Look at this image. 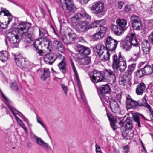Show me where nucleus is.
Listing matches in <instances>:
<instances>
[{"mask_svg":"<svg viewBox=\"0 0 153 153\" xmlns=\"http://www.w3.org/2000/svg\"><path fill=\"white\" fill-rule=\"evenodd\" d=\"M20 126L22 127L24 130L25 132L26 133H28L27 129V127H26L25 124L22 122H21V123H19Z\"/></svg>","mask_w":153,"mask_h":153,"instance_id":"nucleus-51","label":"nucleus"},{"mask_svg":"<svg viewBox=\"0 0 153 153\" xmlns=\"http://www.w3.org/2000/svg\"><path fill=\"white\" fill-rule=\"evenodd\" d=\"M133 118L134 120L137 123L138 126L139 127L141 126L140 122V119L139 117L138 116L136 115H133Z\"/></svg>","mask_w":153,"mask_h":153,"instance_id":"nucleus-49","label":"nucleus"},{"mask_svg":"<svg viewBox=\"0 0 153 153\" xmlns=\"http://www.w3.org/2000/svg\"><path fill=\"white\" fill-rule=\"evenodd\" d=\"M15 59L18 66L21 69H30L27 65V62H26L24 58L21 56V54L15 56Z\"/></svg>","mask_w":153,"mask_h":153,"instance_id":"nucleus-11","label":"nucleus"},{"mask_svg":"<svg viewBox=\"0 0 153 153\" xmlns=\"http://www.w3.org/2000/svg\"><path fill=\"white\" fill-rule=\"evenodd\" d=\"M143 68L138 70L136 74V76L139 78H141L146 75L144 73Z\"/></svg>","mask_w":153,"mask_h":153,"instance_id":"nucleus-43","label":"nucleus"},{"mask_svg":"<svg viewBox=\"0 0 153 153\" xmlns=\"http://www.w3.org/2000/svg\"><path fill=\"white\" fill-rule=\"evenodd\" d=\"M107 30V28L102 27V28H100L98 32L93 35V38L95 40H97L102 38L104 36L105 33Z\"/></svg>","mask_w":153,"mask_h":153,"instance_id":"nucleus-20","label":"nucleus"},{"mask_svg":"<svg viewBox=\"0 0 153 153\" xmlns=\"http://www.w3.org/2000/svg\"><path fill=\"white\" fill-rule=\"evenodd\" d=\"M18 112L20 113L22 115V116H21L20 114H18L19 116L20 117H21L23 119L24 121L26 122L28 124H29V121L27 119L26 117H25L21 113H20V112H19L18 111H17Z\"/></svg>","mask_w":153,"mask_h":153,"instance_id":"nucleus-54","label":"nucleus"},{"mask_svg":"<svg viewBox=\"0 0 153 153\" xmlns=\"http://www.w3.org/2000/svg\"><path fill=\"white\" fill-rule=\"evenodd\" d=\"M40 38L42 39L43 44L45 47L48 49L51 48L52 43L49 39L45 36Z\"/></svg>","mask_w":153,"mask_h":153,"instance_id":"nucleus-33","label":"nucleus"},{"mask_svg":"<svg viewBox=\"0 0 153 153\" xmlns=\"http://www.w3.org/2000/svg\"><path fill=\"white\" fill-rule=\"evenodd\" d=\"M107 115L111 122V121H114L113 116L112 115L110 114L109 113H107Z\"/></svg>","mask_w":153,"mask_h":153,"instance_id":"nucleus-58","label":"nucleus"},{"mask_svg":"<svg viewBox=\"0 0 153 153\" xmlns=\"http://www.w3.org/2000/svg\"><path fill=\"white\" fill-rule=\"evenodd\" d=\"M76 50V52L81 53L83 55H88L91 53V50L89 48L81 45L77 46Z\"/></svg>","mask_w":153,"mask_h":153,"instance_id":"nucleus-18","label":"nucleus"},{"mask_svg":"<svg viewBox=\"0 0 153 153\" xmlns=\"http://www.w3.org/2000/svg\"><path fill=\"white\" fill-rule=\"evenodd\" d=\"M64 42L66 44H70L72 42V41L68 36H66L63 39Z\"/></svg>","mask_w":153,"mask_h":153,"instance_id":"nucleus-50","label":"nucleus"},{"mask_svg":"<svg viewBox=\"0 0 153 153\" xmlns=\"http://www.w3.org/2000/svg\"><path fill=\"white\" fill-rule=\"evenodd\" d=\"M143 69L146 75L151 74L153 72V65H147Z\"/></svg>","mask_w":153,"mask_h":153,"instance_id":"nucleus-32","label":"nucleus"},{"mask_svg":"<svg viewBox=\"0 0 153 153\" xmlns=\"http://www.w3.org/2000/svg\"><path fill=\"white\" fill-rule=\"evenodd\" d=\"M91 62V57L88 56H83L79 61V63L83 65H87Z\"/></svg>","mask_w":153,"mask_h":153,"instance_id":"nucleus-36","label":"nucleus"},{"mask_svg":"<svg viewBox=\"0 0 153 153\" xmlns=\"http://www.w3.org/2000/svg\"><path fill=\"white\" fill-rule=\"evenodd\" d=\"M112 67L114 70H117V65L120 62L124 61L125 58L122 56L121 52H119L118 55L114 54L113 56Z\"/></svg>","mask_w":153,"mask_h":153,"instance_id":"nucleus-14","label":"nucleus"},{"mask_svg":"<svg viewBox=\"0 0 153 153\" xmlns=\"http://www.w3.org/2000/svg\"><path fill=\"white\" fill-rule=\"evenodd\" d=\"M153 85L152 83H151L149 85L148 87V89H149L151 90L150 91L151 92L152 91V87H153Z\"/></svg>","mask_w":153,"mask_h":153,"instance_id":"nucleus-64","label":"nucleus"},{"mask_svg":"<svg viewBox=\"0 0 153 153\" xmlns=\"http://www.w3.org/2000/svg\"><path fill=\"white\" fill-rule=\"evenodd\" d=\"M96 153H103L101 151L100 147L97 144L95 145Z\"/></svg>","mask_w":153,"mask_h":153,"instance_id":"nucleus-55","label":"nucleus"},{"mask_svg":"<svg viewBox=\"0 0 153 153\" xmlns=\"http://www.w3.org/2000/svg\"><path fill=\"white\" fill-rule=\"evenodd\" d=\"M123 150L125 153H128L129 151V148L127 146H126L123 148Z\"/></svg>","mask_w":153,"mask_h":153,"instance_id":"nucleus-61","label":"nucleus"},{"mask_svg":"<svg viewBox=\"0 0 153 153\" xmlns=\"http://www.w3.org/2000/svg\"><path fill=\"white\" fill-rule=\"evenodd\" d=\"M104 9V4L100 2H94L91 8L92 12L97 15L102 13Z\"/></svg>","mask_w":153,"mask_h":153,"instance_id":"nucleus-9","label":"nucleus"},{"mask_svg":"<svg viewBox=\"0 0 153 153\" xmlns=\"http://www.w3.org/2000/svg\"><path fill=\"white\" fill-rule=\"evenodd\" d=\"M131 77L124 73L123 77H119V82L121 85H124L127 83L131 80Z\"/></svg>","mask_w":153,"mask_h":153,"instance_id":"nucleus-24","label":"nucleus"},{"mask_svg":"<svg viewBox=\"0 0 153 153\" xmlns=\"http://www.w3.org/2000/svg\"><path fill=\"white\" fill-rule=\"evenodd\" d=\"M145 85L143 83L139 84L137 87L136 92L138 95H141L144 91L146 88Z\"/></svg>","mask_w":153,"mask_h":153,"instance_id":"nucleus-26","label":"nucleus"},{"mask_svg":"<svg viewBox=\"0 0 153 153\" xmlns=\"http://www.w3.org/2000/svg\"><path fill=\"white\" fill-rule=\"evenodd\" d=\"M34 49L36 53L40 56H43L45 55L43 51L45 47L43 45V42L39 40H36L33 43Z\"/></svg>","mask_w":153,"mask_h":153,"instance_id":"nucleus-12","label":"nucleus"},{"mask_svg":"<svg viewBox=\"0 0 153 153\" xmlns=\"http://www.w3.org/2000/svg\"><path fill=\"white\" fill-rule=\"evenodd\" d=\"M33 134L34 136L33 138L35 139L36 143L37 144L45 149H48L49 148H51L48 144L44 141L41 138L39 137L34 133H33Z\"/></svg>","mask_w":153,"mask_h":153,"instance_id":"nucleus-19","label":"nucleus"},{"mask_svg":"<svg viewBox=\"0 0 153 153\" xmlns=\"http://www.w3.org/2000/svg\"><path fill=\"white\" fill-rule=\"evenodd\" d=\"M75 28L76 31L79 33L86 32L89 29V22L86 21L82 20L76 24Z\"/></svg>","mask_w":153,"mask_h":153,"instance_id":"nucleus-8","label":"nucleus"},{"mask_svg":"<svg viewBox=\"0 0 153 153\" xmlns=\"http://www.w3.org/2000/svg\"><path fill=\"white\" fill-rule=\"evenodd\" d=\"M149 41L152 43H153V32L151 33V34L149 37Z\"/></svg>","mask_w":153,"mask_h":153,"instance_id":"nucleus-60","label":"nucleus"},{"mask_svg":"<svg viewBox=\"0 0 153 153\" xmlns=\"http://www.w3.org/2000/svg\"><path fill=\"white\" fill-rule=\"evenodd\" d=\"M0 91L2 97L6 102H8L10 101V100L5 96L1 90H0Z\"/></svg>","mask_w":153,"mask_h":153,"instance_id":"nucleus-59","label":"nucleus"},{"mask_svg":"<svg viewBox=\"0 0 153 153\" xmlns=\"http://www.w3.org/2000/svg\"><path fill=\"white\" fill-rule=\"evenodd\" d=\"M10 87L13 90L16 91L18 90V88L16 82L14 81L10 83Z\"/></svg>","mask_w":153,"mask_h":153,"instance_id":"nucleus-45","label":"nucleus"},{"mask_svg":"<svg viewBox=\"0 0 153 153\" xmlns=\"http://www.w3.org/2000/svg\"><path fill=\"white\" fill-rule=\"evenodd\" d=\"M70 61L71 67L73 69V72L74 73L75 79L76 81L77 84L78 85L79 88V93L80 95L81 98L83 101H85V96L84 95L83 92L80 89V87L79 85L80 83V81L79 80V76L78 73L77 72V71L75 68L73 61L71 59H70Z\"/></svg>","mask_w":153,"mask_h":153,"instance_id":"nucleus-13","label":"nucleus"},{"mask_svg":"<svg viewBox=\"0 0 153 153\" xmlns=\"http://www.w3.org/2000/svg\"><path fill=\"white\" fill-rule=\"evenodd\" d=\"M110 107L112 111L117 114L119 113L120 110L117 102L114 99H111L109 102Z\"/></svg>","mask_w":153,"mask_h":153,"instance_id":"nucleus-16","label":"nucleus"},{"mask_svg":"<svg viewBox=\"0 0 153 153\" xmlns=\"http://www.w3.org/2000/svg\"><path fill=\"white\" fill-rule=\"evenodd\" d=\"M8 56V53L6 51H2L0 52V60L2 62L6 61Z\"/></svg>","mask_w":153,"mask_h":153,"instance_id":"nucleus-38","label":"nucleus"},{"mask_svg":"<svg viewBox=\"0 0 153 153\" xmlns=\"http://www.w3.org/2000/svg\"><path fill=\"white\" fill-rule=\"evenodd\" d=\"M89 29L93 28L99 27L97 21L93 22L91 24H89Z\"/></svg>","mask_w":153,"mask_h":153,"instance_id":"nucleus-48","label":"nucleus"},{"mask_svg":"<svg viewBox=\"0 0 153 153\" xmlns=\"http://www.w3.org/2000/svg\"><path fill=\"white\" fill-rule=\"evenodd\" d=\"M120 42V47L126 51L130 50L132 45L136 46L138 44L134 31L129 33L125 40Z\"/></svg>","mask_w":153,"mask_h":153,"instance_id":"nucleus-2","label":"nucleus"},{"mask_svg":"<svg viewBox=\"0 0 153 153\" xmlns=\"http://www.w3.org/2000/svg\"><path fill=\"white\" fill-rule=\"evenodd\" d=\"M39 36L40 38H42L45 36L47 31L46 29L43 28H39Z\"/></svg>","mask_w":153,"mask_h":153,"instance_id":"nucleus-41","label":"nucleus"},{"mask_svg":"<svg viewBox=\"0 0 153 153\" xmlns=\"http://www.w3.org/2000/svg\"><path fill=\"white\" fill-rule=\"evenodd\" d=\"M132 27L135 30H140L142 29V26L141 21L133 23L132 24Z\"/></svg>","mask_w":153,"mask_h":153,"instance_id":"nucleus-40","label":"nucleus"},{"mask_svg":"<svg viewBox=\"0 0 153 153\" xmlns=\"http://www.w3.org/2000/svg\"><path fill=\"white\" fill-rule=\"evenodd\" d=\"M134 55L136 57H138L140 54V50L139 47L136 48L134 50Z\"/></svg>","mask_w":153,"mask_h":153,"instance_id":"nucleus-47","label":"nucleus"},{"mask_svg":"<svg viewBox=\"0 0 153 153\" xmlns=\"http://www.w3.org/2000/svg\"><path fill=\"white\" fill-rule=\"evenodd\" d=\"M123 137L125 139L129 140L132 138L133 134L131 131H130L129 130H124L122 133Z\"/></svg>","mask_w":153,"mask_h":153,"instance_id":"nucleus-28","label":"nucleus"},{"mask_svg":"<svg viewBox=\"0 0 153 153\" xmlns=\"http://www.w3.org/2000/svg\"><path fill=\"white\" fill-rule=\"evenodd\" d=\"M91 16L87 14L86 12L83 10L82 13H78L75 14L74 16L71 19V22L72 23H76L80 22L83 19H90Z\"/></svg>","mask_w":153,"mask_h":153,"instance_id":"nucleus-5","label":"nucleus"},{"mask_svg":"<svg viewBox=\"0 0 153 153\" xmlns=\"http://www.w3.org/2000/svg\"><path fill=\"white\" fill-rule=\"evenodd\" d=\"M110 125L111 127L113 128V129L115 131L117 127L115 125V124L114 121H111L110 122Z\"/></svg>","mask_w":153,"mask_h":153,"instance_id":"nucleus-57","label":"nucleus"},{"mask_svg":"<svg viewBox=\"0 0 153 153\" xmlns=\"http://www.w3.org/2000/svg\"><path fill=\"white\" fill-rule=\"evenodd\" d=\"M57 58L61 59H62V60H65V58L61 54H59L57 56Z\"/></svg>","mask_w":153,"mask_h":153,"instance_id":"nucleus-63","label":"nucleus"},{"mask_svg":"<svg viewBox=\"0 0 153 153\" xmlns=\"http://www.w3.org/2000/svg\"><path fill=\"white\" fill-rule=\"evenodd\" d=\"M95 51L97 54L103 61H107L109 59L110 53L105 46L101 44H97L96 47Z\"/></svg>","mask_w":153,"mask_h":153,"instance_id":"nucleus-4","label":"nucleus"},{"mask_svg":"<svg viewBox=\"0 0 153 153\" xmlns=\"http://www.w3.org/2000/svg\"><path fill=\"white\" fill-rule=\"evenodd\" d=\"M70 30L71 31L70 32H68V36L70 39H71V40L73 41H74V39L76 38V35L73 31L71 30V29H70Z\"/></svg>","mask_w":153,"mask_h":153,"instance_id":"nucleus-44","label":"nucleus"},{"mask_svg":"<svg viewBox=\"0 0 153 153\" xmlns=\"http://www.w3.org/2000/svg\"><path fill=\"white\" fill-rule=\"evenodd\" d=\"M118 42L110 36H108L106 39V48L109 52L114 51L117 46Z\"/></svg>","mask_w":153,"mask_h":153,"instance_id":"nucleus-7","label":"nucleus"},{"mask_svg":"<svg viewBox=\"0 0 153 153\" xmlns=\"http://www.w3.org/2000/svg\"><path fill=\"white\" fill-rule=\"evenodd\" d=\"M119 68V70L120 71H123L126 68V63L125 59L124 61H121L117 65V70Z\"/></svg>","mask_w":153,"mask_h":153,"instance_id":"nucleus-39","label":"nucleus"},{"mask_svg":"<svg viewBox=\"0 0 153 153\" xmlns=\"http://www.w3.org/2000/svg\"><path fill=\"white\" fill-rule=\"evenodd\" d=\"M50 72L49 69L44 68L43 74L41 76V79L45 81L46 79L50 76Z\"/></svg>","mask_w":153,"mask_h":153,"instance_id":"nucleus-37","label":"nucleus"},{"mask_svg":"<svg viewBox=\"0 0 153 153\" xmlns=\"http://www.w3.org/2000/svg\"><path fill=\"white\" fill-rule=\"evenodd\" d=\"M126 104L127 109L135 108L136 106H138V101H134L130 96L128 95L126 97Z\"/></svg>","mask_w":153,"mask_h":153,"instance_id":"nucleus-15","label":"nucleus"},{"mask_svg":"<svg viewBox=\"0 0 153 153\" xmlns=\"http://www.w3.org/2000/svg\"><path fill=\"white\" fill-rule=\"evenodd\" d=\"M99 27H101V28L102 27V26L105 24V22L104 20H101L99 21H97Z\"/></svg>","mask_w":153,"mask_h":153,"instance_id":"nucleus-52","label":"nucleus"},{"mask_svg":"<svg viewBox=\"0 0 153 153\" xmlns=\"http://www.w3.org/2000/svg\"><path fill=\"white\" fill-rule=\"evenodd\" d=\"M64 4L66 7V10L69 12H74L76 10V8L74 5L72 0H64Z\"/></svg>","mask_w":153,"mask_h":153,"instance_id":"nucleus-17","label":"nucleus"},{"mask_svg":"<svg viewBox=\"0 0 153 153\" xmlns=\"http://www.w3.org/2000/svg\"><path fill=\"white\" fill-rule=\"evenodd\" d=\"M118 7L120 9H121L123 7V5L124 4L123 3V2H118Z\"/></svg>","mask_w":153,"mask_h":153,"instance_id":"nucleus-62","label":"nucleus"},{"mask_svg":"<svg viewBox=\"0 0 153 153\" xmlns=\"http://www.w3.org/2000/svg\"><path fill=\"white\" fill-rule=\"evenodd\" d=\"M90 79L94 83H96L104 81L103 76L101 75L100 71L95 70L93 71L90 76Z\"/></svg>","mask_w":153,"mask_h":153,"instance_id":"nucleus-10","label":"nucleus"},{"mask_svg":"<svg viewBox=\"0 0 153 153\" xmlns=\"http://www.w3.org/2000/svg\"><path fill=\"white\" fill-rule=\"evenodd\" d=\"M99 94H103V93H109L110 90L109 86L106 84L103 85L100 88Z\"/></svg>","mask_w":153,"mask_h":153,"instance_id":"nucleus-30","label":"nucleus"},{"mask_svg":"<svg viewBox=\"0 0 153 153\" xmlns=\"http://www.w3.org/2000/svg\"><path fill=\"white\" fill-rule=\"evenodd\" d=\"M31 27V24L29 22H20L16 29L11 27L7 34V37L10 43L18 44L20 42L19 36L16 32V30L19 34L22 35V39L25 43L30 44L33 39V33H29L28 30Z\"/></svg>","mask_w":153,"mask_h":153,"instance_id":"nucleus-1","label":"nucleus"},{"mask_svg":"<svg viewBox=\"0 0 153 153\" xmlns=\"http://www.w3.org/2000/svg\"><path fill=\"white\" fill-rule=\"evenodd\" d=\"M2 13H4V16H7V19H8L7 21V24H9L12 20V17L10 13L8 10L5 9L2 10L0 11V15Z\"/></svg>","mask_w":153,"mask_h":153,"instance_id":"nucleus-34","label":"nucleus"},{"mask_svg":"<svg viewBox=\"0 0 153 153\" xmlns=\"http://www.w3.org/2000/svg\"><path fill=\"white\" fill-rule=\"evenodd\" d=\"M135 67V64H132L130 65L128 67V69L125 72V73L131 78V74L133 71L134 70Z\"/></svg>","mask_w":153,"mask_h":153,"instance_id":"nucleus-35","label":"nucleus"},{"mask_svg":"<svg viewBox=\"0 0 153 153\" xmlns=\"http://www.w3.org/2000/svg\"><path fill=\"white\" fill-rule=\"evenodd\" d=\"M142 102L140 101H138V106H144L146 107L149 110L152 115V117H153V111L151 110V106L147 103V101L145 96L142 99Z\"/></svg>","mask_w":153,"mask_h":153,"instance_id":"nucleus-21","label":"nucleus"},{"mask_svg":"<svg viewBox=\"0 0 153 153\" xmlns=\"http://www.w3.org/2000/svg\"><path fill=\"white\" fill-rule=\"evenodd\" d=\"M53 43L54 47L58 51L61 53H63L64 52V47L61 42L57 40H54Z\"/></svg>","mask_w":153,"mask_h":153,"instance_id":"nucleus-25","label":"nucleus"},{"mask_svg":"<svg viewBox=\"0 0 153 153\" xmlns=\"http://www.w3.org/2000/svg\"><path fill=\"white\" fill-rule=\"evenodd\" d=\"M131 6L130 5H127L125 6V11L126 13L130 12L131 10Z\"/></svg>","mask_w":153,"mask_h":153,"instance_id":"nucleus-53","label":"nucleus"},{"mask_svg":"<svg viewBox=\"0 0 153 153\" xmlns=\"http://www.w3.org/2000/svg\"><path fill=\"white\" fill-rule=\"evenodd\" d=\"M61 86L62 88V89L64 91L65 93V94L67 95L68 90L67 86L63 84H61Z\"/></svg>","mask_w":153,"mask_h":153,"instance_id":"nucleus-56","label":"nucleus"},{"mask_svg":"<svg viewBox=\"0 0 153 153\" xmlns=\"http://www.w3.org/2000/svg\"><path fill=\"white\" fill-rule=\"evenodd\" d=\"M142 48L143 53L145 54L149 53L150 50V44L147 40L142 42Z\"/></svg>","mask_w":153,"mask_h":153,"instance_id":"nucleus-23","label":"nucleus"},{"mask_svg":"<svg viewBox=\"0 0 153 153\" xmlns=\"http://www.w3.org/2000/svg\"><path fill=\"white\" fill-rule=\"evenodd\" d=\"M99 95L103 105L105 106V102L108 103L109 100L110 94L109 93H106L103 94H99Z\"/></svg>","mask_w":153,"mask_h":153,"instance_id":"nucleus-27","label":"nucleus"},{"mask_svg":"<svg viewBox=\"0 0 153 153\" xmlns=\"http://www.w3.org/2000/svg\"><path fill=\"white\" fill-rule=\"evenodd\" d=\"M56 59V57L54 54L52 53L47 54H46L44 60L49 63L52 65Z\"/></svg>","mask_w":153,"mask_h":153,"instance_id":"nucleus-22","label":"nucleus"},{"mask_svg":"<svg viewBox=\"0 0 153 153\" xmlns=\"http://www.w3.org/2000/svg\"><path fill=\"white\" fill-rule=\"evenodd\" d=\"M116 23L118 26L112 24L111 26V29L116 35H120L122 33L123 31L128 27L126 26L127 22L124 19H117Z\"/></svg>","mask_w":153,"mask_h":153,"instance_id":"nucleus-3","label":"nucleus"},{"mask_svg":"<svg viewBox=\"0 0 153 153\" xmlns=\"http://www.w3.org/2000/svg\"><path fill=\"white\" fill-rule=\"evenodd\" d=\"M131 19L132 21V24H133V23H137V22L141 21L140 18L138 16L135 15H133Z\"/></svg>","mask_w":153,"mask_h":153,"instance_id":"nucleus-42","label":"nucleus"},{"mask_svg":"<svg viewBox=\"0 0 153 153\" xmlns=\"http://www.w3.org/2000/svg\"><path fill=\"white\" fill-rule=\"evenodd\" d=\"M103 76L104 80H105L108 83L112 84L116 82V77L113 71L109 69L104 71Z\"/></svg>","mask_w":153,"mask_h":153,"instance_id":"nucleus-6","label":"nucleus"},{"mask_svg":"<svg viewBox=\"0 0 153 153\" xmlns=\"http://www.w3.org/2000/svg\"><path fill=\"white\" fill-rule=\"evenodd\" d=\"M78 53L75 54V58L78 60L79 62L81 60L83 57L84 56L82 53L80 52H78Z\"/></svg>","mask_w":153,"mask_h":153,"instance_id":"nucleus-46","label":"nucleus"},{"mask_svg":"<svg viewBox=\"0 0 153 153\" xmlns=\"http://www.w3.org/2000/svg\"><path fill=\"white\" fill-rule=\"evenodd\" d=\"M58 66L60 71L63 74H65L67 69L66 64L65 60H62L60 63L58 64Z\"/></svg>","mask_w":153,"mask_h":153,"instance_id":"nucleus-29","label":"nucleus"},{"mask_svg":"<svg viewBox=\"0 0 153 153\" xmlns=\"http://www.w3.org/2000/svg\"><path fill=\"white\" fill-rule=\"evenodd\" d=\"M123 127H125L127 130L131 129L133 128L132 122L129 118H127L122 126Z\"/></svg>","mask_w":153,"mask_h":153,"instance_id":"nucleus-31","label":"nucleus"}]
</instances>
